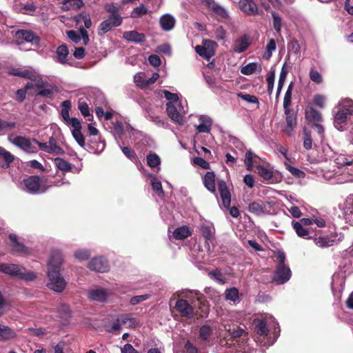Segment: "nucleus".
<instances>
[{"instance_id": "412c9836", "label": "nucleus", "mask_w": 353, "mask_h": 353, "mask_svg": "<svg viewBox=\"0 0 353 353\" xmlns=\"http://www.w3.org/2000/svg\"><path fill=\"white\" fill-rule=\"evenodd\" d=\"M218 189L220 193L221 198L222 199L223 205L226 208H230L231 202V195L228 190L226 183L223 181H218Z\"/></svg>"}, {"instance_id": "864d4df0", "label": "nucleus", "mask_w": 353, "mask_h": 353, "mask_svg": "<svg viewBox=\"0 0 353 353\" xmlns=\"http://www.w3.org/2000/svg\"><path fill=\"white\" fill-rule=\"evenodd\" d=\"M212 333V328L209 325H203L199 329V337L203 341H207Z\"/></svg>"}, {"instance_id": "dca6fc26", "label": "nucleus", "mask_w": 353, "mask_h": 353, "mask_svg": "<svg viewBox=\"0 0 353 353\" xmlns=\"http://www.w3.org/2000/svg\"><path fill=\"white\" fill-rule=\"evenodd\" d=\"M88 267L90 270L98 272H106L110 268L108 260L103 256L93 258L88 263Z\"/></svg>"}, {"instance_id": "393cba45", "label": "nucleus", "mask_w": 353, "mask_h": 353, "mask_svg": "<svg viewBox=\"0 0 353 353\" xmlns=\"http://www.w3.org/2000/svg\"><path fill=\"white\" fill-rule=\"evenodd\" d=\"M159 23L162 30L168 32L174 28L176 20L170 14H165L161 17Z\"/></svg>"}, {"instance_id": "338daca9", "label": "nucleus", "mask_w": 353, "mask_h": 353, "mask_svg": "<svg viewBox=\"0 0 353 353\" xmlns=\"http://www.w3.org/2000/svg\"><path fill=\"white\" fill-rule=\"evenodd\" d=\"M343 217L347 223L353 226V208H347L344 210Z\"/></svg>"}, {"instance_id": "b1692460", "label": "nucleus", "mask_w": 353, "mask_h": 353, "mask_svg": "<svg viewBox=\"0 0 353 353\" xmlns=\"http://www.w3.org/2000/svg\"><path fill=\"white\" fill-rule=\"evenodd\" d=\"M200 123L195 125L196 130L198 133H210L212 128V120L210 117L206 115H201L199 117Z\"/></svg>"}, {"instance_id": "f704fd0d", "label": "nucleus", "mask_w": 353, "mask_h": 353, "mask_svg": "<svg viewBox=\"0 0 353 353\" xmlns=\"http://www.w3.org/2000/svg\"><path fill=\"white\" fill-rule=\"evenodd\" d=\"M203 184L205 187L211 192H215V174L213 172H208L203 179Z\"/></svg>"}, {"instance_id": "09e8293b", "label": "nucleus", "mask_w": 353, "mask_h": 353, "mask_svg": "<svg viewBox=\"0 0 353 353\" xmlns=\"http://www.w3.org/2000/svg\"><path fill=\"white\" fill-rule=\"evenodd\" d=\"M148 12L149 10L143 4H141L132 10L130 16L132 18H139Z\"/></svg>"}, {"instance_id": "6e6d98bb", "label": "nucleus", "mask_w": 353, "mask_h": 353, "mask_svg": "<svg viewBox=\"0 0 353 353\" xmlns=\"http://www.w3.org/2000/svg\"><path fill=\"white\" fill-rule=\"evenodd\" d=\"M285 168L294 176L297 178H304L305 177V172L302 170H299L297 168L291 166L287 163H285Z\"/></svg>"}, {"instance_id": "052dcab7", "label": "nucleus", "mask_w": 353, "mask_h": 353, "mask_svg": "<svg viewBox=\"0 0 353 353\" xmlns=\"http://www.w3.org/2000/svg\"><path fill=\"white\" fill-rule=\"evenodd\" d=\"M119 147L122 150L124 155L130 159L131 161H136L137 159V155L134 151H132L130 148L128 147H122L119 143L118 142Z\"/></svg>"}, {"instance_id": "4be33fe9", "label": "nucleus", "mask_w": 353, "mask_h": 353, "mask_svg": "<svg viewBox=\"0 0 353 353\" xmlns=\"http://www.w3.org/2000/svg\"><path fill=\"white\" fill-rule=\"evenodd\" d=\"M239 7L248 15L254 16L258 14V8L253 0H240Z\"/></svg>"}, {"instance_id": "774afa93", "label": "nucleus", "mask_w": 353, "mask_h": 353, "mask_svg": "<svg viewBox=\"0 0 353 353\" xmlns=\"http://www.w3.org/2000/svg\"><path fill=\"white\" fill-rule=\"evenodd\" d=\"M325 101L326 97L321 94L315 95L313 99L314 103L320 108H323L325 107Z\"/></svg>"}, {"instance_id": "f8f14e48", "label": "nucleus", "mask_w": 353, "mask_h": 353, "mask_svg": "<svg viewBox=\"0 0 353 353\" xmlns=\"http://www.w3.org/2000/svg\"><path fill=\"white\" fill-rule=\"evenodd\" d=\"M122 23V18L117 14H111L108 19L102 21L98 28V34L103 36L112 27H117Z\"/></svg>"}, {"instance_id": "2eb2a0df", "label": "nucleus", "mask_w": 353, "mask_h": 353, "mask_svg": "<svg viewBox=\"0 0 353 353\" xmlns=\"http://www.w3.org/2000/svg\"><path fill=\"white\" fill-rule=\"evenodd\" d=\"M88 296L92 301L103 303L107 301L109 292L105 288L94 286L88 290Z\"/></svg>"}, {"instance_id": "4d7b16f0", "label": "nucleus", "mask_w": 353, "mask_h": 353, "mask_svg": "<svg viewBox=\"0 0 353 353\" xmlns=\"http://www.w3.org/2000/svg\"><path fill=\"white\" fill-rule=\"evenodd\" d=\"M134 81L135 83L141 88H145L148 85H146L147 79L145 77V74L139 72L137 73L134 76Z\"/></svg>"}, {"instance_id": "f3484780", "label": "nucleus", "mask_w": 353, "mask_h": 353, "mask_svg": "<svg viewBox=\"0 0 353 353\" xmlns=\"http://www.w3.org/2000/svg\"><path fill=\"white\" fill-rule=\"evenodd\" d=\"M175 308L183 317L190 319L194 316L193 307L185 299H179L176 302Z\"/></svg>"}, {"instance_id": "69168bd1", "label": "nucleus", "mask_w": 353, "mask_h": 353, "mask_svg": "<svg viewBox=\"0 0 353 353\" xmlns=\"http://www.w3.org/2000/svg\"><path fill=\"white\" fill-rule=\"evenodd\" d=\"M79 110L84 117H91L92 116L90 114V108L88 105L83 101H79Z\"/></svg>"}, {"instance_id": "de8ad7c7", "label": "nucleus", "mask_w": 353, "mask_h": 353, "mask_svg": "<svg viewBox=\"0 0 353 353\" xmlns=\"http://www.w3.org/2000/svg\"><path fill=\"white\" fill-rule=\"evenodd\" d=\"M258 68L259 70H261V68L258 65L257 63L252 62L249 63L246 65L243 66L241 69V72L245 75H251Z\"/></svg>"}, {"instance_id": "4c0bfd02", "label": "nucleus", "mask_w": 353, "mask_h": 353, "mask_svg": "<svg viewBox=\"0 0 353 353\" xmlns=\"http://www.w3.org/2000/svg\"><path fill=\"white\" fill-rule=\"evenodd\" d=\"M121 324L129 328L136 327L139 325L137 319L130 316L128 314L121 315L119 317Z\"/></svg>"}, {"instance_id": "ddd939ff", "label": "nucleus", "mask_w": 353, "mask_h": 353, "mask_svg": "<svg viewBox=\"0 0 353 353\" xmlns=\"http://www.w3.org/2000/svg\"><path fill=\"white\" fill-rule=\"evenodd\" d=\"M216 43L209 39L204 40L203 45H198L195 47V51L201 57L210 59L214 55Z\"/></svg>"}, {"instance_id": "ea45409f", "label": "nucleus", "mask_w": 353, "mask_h": 353, "mask_svg": "<svg viewBox=\"0 0 353 353\" xmlns=\"http://www.w3.org/2000/svg\"><path fill=\"white\" fill-rule=\"evenodd\" d=\"M293 228L294 229L296 234L301 238L304 239H310V236H309L310 232L309 230L300 224L298 222L292 221V223Z\"/></svg>"}, {"instance_id": "bf43d9fd", "label": "nucleus", "mask_w": 353, "mask_h": 353, "mask_svg": "<svg viewBox=\"0 0 353 353\" xmlns=\"http://www.w3.org/2000/svg\"><path fill=\"white\" fill-rule=\"evenodd\" d=\"M17 123L12 121H8L0 119V132L15 128Z\"/></svg>"}, {"instance_id": "f03ea898", "label": "nucleus", "mask_w": 353, "mask_h": 353, "mask_svg": "<svg viewBox=\"0 0 353 353\" xmlns=\"http://www.w3.org/2000/svg\"><path fill=\"white\" fill-rule=\"evenodd\" d=\"M74 21L76 25L79 26V31H67L68 37L75 43H79L82 39L84 45L88 44L90 39L85 28H90L92 26L90 15L85 12H81L74 17Z\"/></svg>"}, {"instance_id": "5701e85b", "label": "nucleus", "mask_w": 353, "mask_h": 353, "mask_svg": "<svg viewBox=\"0 0 353 353\" xmlns=\"http://www.w3.org/2000/svg\"><path fill=\"white\" fill-rule=\"evenodd\" d=\"M16 37L17 39H23L25 41L34 46L39 44V37L30 30H19L16 32Z\"/></svg>"}, {"instance_id": "9b49d317", "label": "nucleus", "mask_w": 353, "mask_h": 353, "mask_svg": "<svg viewBox=\"0 0 353 353\" xmlns=\"http://www.w3.org/2000/svg\"><path fill=\"white\" fill-rule=\"evenodd\" d=\"M338 168H341L344 174H347L350 179L347 181H353V157L339 155L335 159Z\"/></svg>"}, {"instance_id": "c756f323", "label": "nucleus", "mask_w": 353, "mask_h": 353, "mask_svg": "<svg viewBox=\"0 0 353 353\" xmlns=\"http://www.w3.org/2000/svg\"><path fill=\"white\" fill-rule=\"evenodd\" d=\"M259 159V157L251 150H247L243 160L246 169L249 171H252L254 164L257 163Z\"/></svg>"}, {"instance_id": "bb28decb", "label": "nucleus", "mask_w": 353, "mask_h": 353, "mask_svg": "<svg viewBox=\"0 0 353 353\" xmlns=\"http://www.w3.org/2000/svg\"><path fill=\"white\" fill-rule=\"evenodd\" d=\"M123 37L128 41L136 43H140L145 40L144 34L139 33L136 30L127 31L123 33Z\"/></svg>"}, {"instance_id": "e433bc0d", "label": "nucleus", "mask_w": 353, "mask_h": 353, "mask_svg": "<svg viewBox=\"0 0 353 353\" xmlns=\"http://www.w3.org/2000/svg\"><path fill=\"white\" fill-rule=\"evenodd\" d=\"M191 235L188 226H181L176 228L172 232V237L177 240H183Z\"/></svg>"}, {"instance_id": "0e129e2a", "label": "nucleus", "mask_w": 353, "mask_h": 353, "mask_svg": "<svg viewBox=\"0 0 353 353\" xmlns=\"http://www.w3.org/2000/svg\"><path fill=\"white\" fill-rule=\"evenodd\" d=\"M165 98L169 101L168 102H172V103H177L180 101H179V96L176 93H172L168 90H163L162 91Z\"/></svg>"}, {"instance_id": "a211bd4d", "label": "nucleus", "mask_w": 353, "mask_h": 353, "mask_svg": "<svg viewBox=\"0 0 353 353\" xmlns=\"http://www.w3.org/2000/svg\"><path fill=\"white\" fill-rule=\"evenodd\" d=\"M252 43V39L248 34H243L237 38L233 43L232 50L236 53H242L245 52Z\"/></svg>"}, {"instance_id": "a878e982", "label": "nucleus", "mask_w": 353, "mask_h": 353, "mask_svg": "<svg viewBox=\"0 0 353 353\" xmlns=\"http://www.w3.org/2000/svg\"><path fill=\"white\" fill-rule=\"evenodd\" d=\"M61 108H62L61 117L67 125L71 126L72 123V121L73 120H79L78 119L74 118V117H72V118L70 117L69 112H70V109L71 108L70 101H69V100L63 101L61 103Z\"/></svg>"}, {"instance_id": "39448f33", "label": "nucleus", "mask_w": 353, "mask_h": 353, "mask_svg": "<svg viewBox=\"0 0 353 353\" xmlns=\"http://www.w3.org/2000/svg\"><path fill=\"white\" fill-rule=\"evenodd\" d=\"M276 258L279 263L276 265L275 273L273 276L274 281L278 284H283L288 281L292 276L290 268L285 265V254L283 252L279 251Z\"/></svg>"}, {"instance_id": "58836bf2", "label": "nucleus", "mask_w": 353, "mask_h": 353, "mask_svg": "<svg viewBox=\"0 0 353 353\" xmlns=\"http://www.w3.org/2000/svg\"><path fill=\"white\" fill-rule=\"evenodd\" d=\"M225 297L226 300L232 301L234 304L240 301L239 290L234 287L225 290Z\"/></svg>"}, {"instance_id": "aec40b11", "label": "nucleus", "mask_w": 353, "mask_h": 353, "mask_svg": "<svg viewBox=\"0 0 353 353\" xmlns=\"http://www.w3.org/2000/svg\"><path fill=\"white\" fill-rule=\"evenodd\" d=\"M201 232L205 239V248L208 252H210V243H213L214 229L211 224L203 223L201 225Z\"/></svg>"}, {"instance_id": "c03bdc74", "label": "nucleus", "mask_w": 353, "mask_h": 353, "mask_svg": "<svg viewBox=\"0 0 353 353\" xmlns=\"http://www.w3.org/2000/svg\"><path fill=\"white\" fill-rule=\"evenodd\" d=\"M147 163L148 165L153 168H157L158 170H160V157L155 153H150L147 156Z\"/></svg>"}, {"instance_id": "2f4dec72", "label": "nucleus", "mask_w": 353, "mask_h": 353, "mask_svg": "<svg viewBox=\"0 0 353 353\" xmlns=\"http://www.w3.org/2000/svg\"><path fill=\"white\" fill-rule=\"evenodd\" d=\"M9 239L14 252L19 254H26L28 252V249L17 241V237L15 234H10L9 235Z\"/></svg>"}, {"instance_id": "a18cd8bd", "label": "nucleus", "mask_w": 353, "mask_h": 353, "mask_svg": "<svg viewBox=\"0 0 353 353\" xmlns=\"http://www.w3.org/2000/svg\"><path fill=\"white\" fill-rule=\"evenodd\" d=\"M273 20V28L274 30L281 35V28L283 24V20L281 17L276 12H272L271 13Z\"/></svg>"}, {"instance_id": "7c9ffc66", "label": "nucleus", "mask_w": 353, "mask_h": 353, "mask_svg": "<svg viewBox=\"0 0 353 353\" xmlns=\"http://www.w3.org/2000/svg\"><path fill=\"white\" fill-rule=\"evenodd\" d=\"M305 118L309 123H315L321 121V114L312 107H307L305 110Z\"/></svg>"}, {"instance_id": "3c124183", "label": "nucleus", "mask_w": 353, "mask_h": 353, "mask_svg": "<svg viewBox=\"0 0 353 353\" xmlns=\"http://www.w3.org/2000/svg\"><path fill=\"white\" fill-rule=\"evenodd\" d=\"M286 116V122L288 127L292 130L296 125V118L294 112L288 109V112H285Z\"/></svg>"}, {"instance_id": "4468645a", "label": "nucleus", "mask_w": 353, "mask_h": 353, "mask_svg": "<svg viewBox=\"0 0 353 353\" xmlns=\"http://www.w3.org/2000/svg\"><path fill=\"white\" fill-rule=\"evenodd\" d=\"M201 2L214 14L221 19H228L229 17L228 12L225 8L216 3L214 0H201Z\"/></svg>"}, {"instance_id": "79ce46f5", "label": "nucleus", "mask_w": 353, "mask_h": 353, "mask_svg": "<svg viewBox=\"0 0 353 353\" xmlns=\"http://www.w3.org/2000/svg\"><path fill=\"white\" fill-rule=\"evenodd\" d=\"M315 244L321 248L332 246L334 244V240H330L329 237L319 236L314 239Z\"/></svg>"}, {"instance_id": "473e14b6", "label": "nucleus", "mask_w": 353, "mask_h": 353, "mask_svg": "<svg viewBox=\"0 0 353 353\" xmlns=\"http://www.w3.org/2000/svg\"><path fill=\"white\" fill-rule=\"evenodd\" d=\"M20 77L28 79L33 81H39L41 77L39 73L32 67L23 68Z\"/></svg>"}, {"instance_id": "5fc2aeb1", "label": "nucleus", "mask_w": 353, "mask_h": 353, "mask_svg": "<svg viewBox=\"0 0 353 353\" xmlns=\"http://www.w3.org/2000/svg\"><path fill=\"white\" fill-rule=\"evenodd\" d=\"M276 43L274 39H270L266 46V52L265 54V57L267 59H269L272 55V52L276 50Z\"/></svg>"}, {"instance_id": "0eeeda50", "label": "nucleus", "mask_w": 353, "mask_h": 353, "mask_svg": "<svg viewBox=\"0 0 353 353\" xmlns=\"http://www.w3.org/2000/svg\"><path fill=\"white\" fill-rule=\"evenodd\" d=\"M8 140L10 143L27 153H36L38 151L36 147V143H37L36 139H30L12 134L8 136Z\"/></svg>"}, {"instance_id": "e2e57ef3", "label": "nucleus", "mask_w": 353, "mask_h": 353, "mask_svg": "<svg viewBox=\"0 0 353 353\" xmlns=\"http://www.w3.org/2000/svg\"><path fill=\"white\" fill-rule=\"evenodd\" d=\"M310 79L316 83H321L323 81L322 76L321 74L315 69L312 68L310 71Z\"/></svg>"}, {"instance_id": "20e7f679", "label": "nucleus", "mask_w": 353, "mask_h": 353, "mask_svg": "<svg viewBox=\"0 0 353 353\" xmlns=\"http://www.w3.org/2000/svg\"><path fill=\"white\" fill-rule=\"evenodd\" d=\"M0 272L27 281H33L37 276L34 272L26 271L23 266L17 264L0 263Z\"/></svg>"}, {"instance_id": "1a4fd4ad", "label": "nucleus", "mask_w": 353, "mask_h": 353, "mask_svg": "<svg viewBox=\"0 0 353 353\" xmlns=\"http://www.w3.org/2000/svg\"><path fill=\"white\" fill-rule=\"evenodd\" d=\"M24 190L31 194H37L45 192L47 188H45L40 181L38 176H30L23 180Z\"/></svg>"}, {"instance_id": "423d86ee", "label": "nucleus", "mask_w": 353, "mask_h": 353, "mask_svg": "<svg viewBox=\"0 0 353 353\" xmlns=\"http://www.w3.org/2000/svg\"><path fill=\"white\" fill-rule=\"evenodd\" d=\"M221 326L228 332L232 339H235L234 345L236 351L238 352H245L247 342L245 341L244 338L242 339L241 341L240 339H236L243 336L245 330L242 328L237 327L235 325H230L229 321L225 319H221Z\"/></svg>"}, {"instance_id": "37998d69", "label": "nucleus", "mask_w": 353, "mask_h": 353, "mask_svg": "<svg viewBox=\"0 0 353 353\" xmlns=\"http://www.w3.org/2000/svg\"><path fill=\"white\" fill-rule=\"evenodd\" d=\"M258 174L265 181H271L273 178V172L262 165L256 166Z\"/></svg>"}, {"instance_id": "a19ab883", "label": "nucleus", "mask_w": 353, "mask_h": 353, "mask_svg": "<svg viewBox=\"0 0 353 353\" xmlns=\"http://www.w3.org/2000/svg\"><path fill=\"white\" fill-rule=\"evenodd\" d=\"M147 117L159 127L163 128H167L168 127V123L166 119L160 118V117L156 115L153 112H148Z\"/></svg>"}, {"instance_id": "6ab92c4d", "label": "nucleus", "mask_w": 353, "mask_h": 353, "mask_svg": "<svg viewBox=\"0 0 353 353\" xmlns=\"http://www.w3.org/2000/svg\"><path fill=\"white\" fill-rule=\"evenodd\" d=\"M72 122L70 127L72 128L71 130L72 137L81 148H84L85 143L84 136L81 132V123L79 120H73Z\"/></svg>"}, {"instance_id": "72a5a7b5", "label": "nucleus", "mask_w": 353, "mask_h": 353, "mask_svg": "<svg viewBox=\"0 0 353 353\" xmlns=\"http://www.w3.org/2000/svg\"><path fill=\"white\" fill-rule=\"evenodd\" d=\"M61 9L63 10H76L83 6V0H63Z\"/></svg>"}, {"instance_id": "9d476101", "label": "nucleus", "mask_w": 353, "mask_h": 353, "mask_svg": "<svg viewBox=\"0 0 353 353\" xmlns=\"http://www.w3.org/2000/svg\"><path fill=\"white\" fill-rule=\"evenodd\" d=\"M270 321H272L274 325V339L272 343H274L276 339L278 338L280 332L279 327L278 326V323H275L274 319L272 317L266 318L265 319H258L254 321L255 325V331L256 332L261 336H267L268 334V329L267 327L268 323Z\"/></svg>"}, {"instance_id": "c85d7f7f", "label": "nucleus", "mask_w": 353, "mask_h": 353, "mask_svg": "<svg viewBox=\"0 0 353 353\" xmlns=\"http://www.w3.org/2000/svg\"><path fill=\"white\" fill-rule=\"evenodd\" d=\"M148 176L150 179V185L153 192L159 198H163L164 196V191L162 188L161 182L152 174H148Z\"/></svg>"}, {"instance_id": "603ef678", "label": "nucleus", "mask_w": 353, "mask_h": 353, "mask_svg": "<svg viewBox=\"0 0 353 353\" xmlns=\"http://www.w3.org/2000/svg\"><path fill=\"white\" fill-rule=\"evenodd\" d=\"M74 257L80 261L87 260L90 256V252L87 249H78L74 253Z\"/></svg>"}, {"instance_id": "6e6552de", "label": "nucleus", "mask_w": 353, "mask_h": 353, "mask_svg": "<svg viewBox=\"0 0 353 353\" xmlns=\"http://www.w3.org/2000/svg\"><path fill=\"white\" fill-rule=\"evenodd\" d=\"M188 107L186 101H180L174 104L172 102L166 103V112L168 117L178 124L182 125L184 122L183 116L187 112Z\"/></svg>"}, {"instance_id": "680f3d73", "label": "nucleus", "mask_w": 353, "mask_h": 353, "mask_svg": "<svg viewBox=\"0 0 353 353\" xmlns=\"http://www.w3.org/2000/svg\"><path fill=\"white\" fill-rule=\"evenodd\" d=\"M238 97L248 103H256L258 105L259 104L257 97L254 95H251L249 94H243L240 92L238 94Z\"/></svg>"}, {"instance_id": "49530a36", "label": "nucleus", "mask_w": 353, "mask_h": 353, "mask_svg": "<svg viewBox=\"0 0 353 353\" xmlns=\"http://www.w3.org/2000/svg\"><path fill=\"white\" fill-rule=\"evenodd\" d=\"M54 163L57 168L61 171L68 172L70 171L72 168V165L71 163L61 158H55Z\"/></svg>"}, {"instance_id": "13d9d810", "label": "nucleus", "mask_w": 353, "mask_h": 353, "mask_svg": "<svg viewBox=\"0 0 353 353\" xmlns=\"http://www.w3.org/2000/svg\"><path fill=\"white\" fill-rule=\"evenodd\" d=\"M248 210L250 212L256 214L257 215L263 213V206L260 203L256 202L250 203L248 206Z\"/></svg>"}, {"instance_id": "f257e3e1", "label": "nucleus", "mask_w": 353, "mask_h": 353, "mask_svg": "<svg viewBox=\"0 0 353 353\" xmlns=\"http://www.w3.org/2000/svg\"><path fill=\"white\" fill-rule=\"evenodd\" d=\"M63 261L62 252L59 250H52L47 265V276L48 279L47 286L49 289L56 292H63L67 283L60 273Z\"/></svg>"}, {"instance_id": "7ed1b4c3", "label": "nucleus", "mask_w": 353, "mask_h": 353, "mask_svg": "<svg viewBox=\"0 0 353 353\" xmlns=\"http://www.w3.org/2000/svg\"><path fill=\"white\" fill-rule=\"evenodd\" d=\"M351 117H353V101L349 98L341 99L338 104V110L334 114L335 128L339 131L345 130L348 120H351Z\"/></svg>"}, {"instance_id": "c9c22d12", "label": "nucleus", "mask_w": 353, "mask_h": 353, "mask_svg": "<svg viewBox=\"0 0 353 353\" xmlns=\"http://www.w3.org/2000/svg\"><path fill=\"white\" fill-rule=\"evenodd\" d=\"M57 61L61 64L68 63L67 57L69 54V51L65 45H61L57 48Z\"/></svg>"}, {"instance_id": "8fccbe9b", "label": "nucleus", "mask_w": 353, "mask_h": 353, "mask_svg": "<svg viewBox=\"0 0 353 353\" xmlns=\"http://www.w3.org/2000/svg\"><path fill=\"white\" fill-rule=\"evenodd\" d=\"M48 144L51 150V154H63L64 153V151L57 144V141L53 137H50Z\"/></svg>"}, {"instance_id": "cd10ccee", "label": "nucleus", "mask_w": 353, "mask_h": 353, "mask_svg": "<svg viewBox=\"0 0 353 353\" xmlns=\"http://www.w3.org/2000/svg\"><path fill=\"white\" fill-rule=\"evenodd\" d=\"M17 336L16 332L8 325L0 324V341H8Z\"/></svg>"}]
</instances>
